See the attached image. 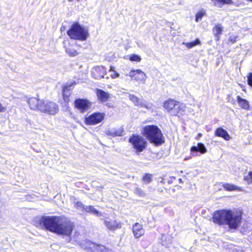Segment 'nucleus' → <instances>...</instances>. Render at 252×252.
<instances>
[{
  "label": "nucleus",
  "mask_w": 252,
  "mask_h": 252,
  "mask_svg": "<svg viewBox=\"0 0 252 252\" xmlns=\"http://www.w3.org/2000/svg\"><path fill=\"white\" fill-rule=\"evenodd\" d=\"M213 221L219 225H227L230 228H237L241 224L242 212L240 211L222 209L215 211Z\"/></svg>",
  "instance_id": "1"
},
{
  "label": "nucleus",
  "mask_w": 252,
  "mask_h": 252,
  "mask_svg": "<svg viewBox=\"0 0 252 252\" xmlns=\"http://www.w3.org/2000/svg\"><path fill=\"white\" fill-rule=\"evenodd\" d=\"M142 134L147 139L155 146L161 145L164 142V138L161 131L154 125L145 126L142 129Z\"/></svg>",
  "instance_id": "2"
},
{
  "label": "nucleus",
  "mask_w": 252,
  "mask_h": 252,
  "mask_svg": "<svg viewBox=\"0 0 252 252\" xmlns=\"http://www.w3.org/2000/svg\"><path fill=\"white\" fill-rule=\"evenodd\" d=\"M67 35L74 40L84 41L89 36L87 28L81 26L78 23H74L67 32Z\"/></svg>",
  "instance_id": "3"
},
{
  "label": "nucleus",
  "mask_w": 252,
  "mask_h": 252,
  "mask_svg": "<svg viewBox=\"0 0 252 252\" xmlns=\"http://www.w3.org/2000/svg\"><path fill=\"white\" fill-rule=\"evenodd\" d=\"M61 218L58 216H43L39 220V225L44 229L55 233Z\"/></svg>",
  "instance_id": "4"
},
{
  "label": "nucleus",
  "mask_w": 252,
  "mask_h": 252,
  "mask_svg": "<svg viewBox=\"0 0 252 252\" xmlns=\"http://www.w3.org/2000/svg\"><path fill=\"white\" fill-rule=\"evenodd\" d=\"M73 228V224L72 222L65 218L61 217L55 233L69 236L72 233Z\"/></svg>",
  "instance_id": "5"
},
{
  "label": "nucleus",
  "mask_w": 252,
  "mask_h": 252,
  "mask_svg": "<svg viewBox=\"0 0 252 252\" xmlns=\"http://www.w3.org/2000/svg\"><path fill=\"white\" fill-rule=\"evenodd\" d=\"M129 142L137 154L143 152L146 148L147 145V141L138 135H133L130 137Z\"/></svg>",
  "instance_id": "6"
},
{
  "label": "nucleus",
  "mask_w": 252,
  "mask_h": 252,
  "mask_svg": "<svg viewBox=\"0 0 252 252\" xmlns=\"http://www.w3.org/2000/svg\"><path fill=\"white\" fill-rule=\"evenodd\" d=\"M126 76H129L131 80L135 81L142 84H145L147 79V75L141 69H131L126 74Z\"/></svg>",
  "instance_id": "7"
},
{
  "label": "nucleus",
  "mask_w": 252,
  "mask_h": 252,
  "mask_svg": "<svg viewBox=\"0 0 252 252\" xmlns=\"http://www.w3.org/2000/svg\"><path fill=\"white\" fill-rule=\"evenodd\" d=\"M39 111L50 115H55L59 111L58 106L53 102L43 101L39 107Z\"/></svg>",
  "instance_id": "8"
},
{
  "label": "nucleus",
  "mask_w": 252,
  "mask_h": 252,
  "mask_svg": "<svg viewBox=\"0 0 252 252\" xmlns=\"http://www.w3.org/2000/svg\"><path fill=\"white\" fill-rule=\"evenodd\" d=\"M92 106V103L85 99H77L74 101V106L80 112L87 111Z\"/></svg>",
  "instance_id": "9"
},
{
  "label": "nucleus",
  "mask_w": 252,
  "mask_h": 252,
  "mask_svg": "<svg viewBox=\"0 0 252 252\" xmlns=\"http://www.w3.org/2000/svg\"><path fill=\"white\" fill-rule=\"evenodd\" d=\"M104 118V113H95L86 118L85 123L89 125H94L101 122Z\"/></svg>",
  "instance_id": "10"
},
{
  "label": "nucleus",
  "mask_w": 252,
  "mask_h": 252,
  "mask_svg": "<svg viewBox=\"0 0 252 252\" xmlns=\"http://www.w3.org/2000/svg\"><path fill=\"white\" fill-rule=\"evenodd\" d=\"M129 99L134 104L135 106L141 108H145L148 110L152 109V105L147 103L143 99L137 98L135 95L130 94Z\"/></svg>",
  "instance_id": "11"
},
{
  "label": "nucleus",
  "mask_w": 252,
  "mask_h": 252,
  "mask_svg": "<svg viewBox=\"0 0 252 252\" xmlns=\"http://www.w3.org/2000/svg\"><path fill=\"white\" fill-rule=\"evenodd\" d=\"M88 245L90 246L88 251L93 252H112L111 251L106 248L103 245H96L94 243L88 242Z\"/></svg>",
  "instance_id": "12"
},
{
  "label": "nucleus",
  "mask_w": 252,
  "mask_h": 252,
  "mask_svg": "<svg viewBox=\"0 0 252 252\" xmlns=\"http://www.w3.org/2000/svg\"><path fill=\"white\" fill-rule=\"evenodd\" d=\"M93 77L96 79L103 78L106 74V71L102 66H96L92 72Z\"/></svg>",
  "instance_id": "13"
},
{
  "label": "nucleus",
  "mask_w": 252,
  "mask_h": 252,
  "mask_svg": "<svg viewBox=\"0 0 252 252\" xmlns=\"http://www.w3.org/2000/svg\"><path fill=\"white\" fill-rule=\"evenodd\" d=\"M95 94L97 99L101 102H105L110 98V94L107 92L99 89L95 90Z\"/></svg>",
  "instance_id": "14"
},
{
  "label": "nucleus",
  "mask_w": 252,
  "mask_h": 252,
  "mask_svg": "<svg viewBox=\"0 0 252 252\" xmlns=\"http://www.w3.org/2000/svg\"><path fill=\"white\" fill-rule=\"evenodd\" d=\"M43 100H39L36 97L29 98L28 103L31 109L33 110H39L40 106L42 105Z\"/></svg>",
  "instance_id": "15"
},
{
  "label": "nucleus",
  "mask_w": 252,
  "mask_h": 252,
  "mask_svg": "<svg viewBox=\"0 0 252 252\" xmlns=\"http://www.w3.org/2000/svg\"><path fill=\"white\" fill-rule=\"evenodd\" d=\"M186 106L177 102L172 113L173 116H182L185 114Z\"/></svg>",
  "instance_id": "16"
},
{
  "label": "nucleus",
  "mask_w": 252,
  "mask_h": 252,
  "mask_svg": "<svg viewBox=\"0 0 252 252\" xmlns=\"http://www.w3.org/2000/svg\"><path fill=\"white\" fill-rule=\"evenodd\" d=\"M177 101L169 99L164 102L163 107L169 112L172 115L174 108L176 106Z\"/></svg>",
  "instance_id": "17"
},
{
  "label": "nucleus",
  "mask_w": 252,
  "mask_h": 252,
  "mask_svg": "<svg viewBox=\"0 0 252 252\" xmlns=\"http://www.w3.org/2000/svg\"><path fill=\"white\" fill-rule=\"evenodd\" d=\"M133 232L134 236L138 238L144 234V230L142 224L139 223H135L133 226Z\"/></svg>",
  "instance_id": "18"
},
{
  "label": "nucleus",
  "mask_w": 252,
  "mask_h": 252,
  "mask_svg": "<svg viewBox=\"0 0 252 252\" xmlns=\"http://www.w3.org/2000/svg\"><path fill=\"white\" fill-rule=\"evenodd\" d=\"M215 134L216 136L222 137L227 141L229 140L231 138L228 133L221 127L218 128L215 131Z\"/></svg>",
  "instance_id": "19"
},
{
  "label": "nucleus",
  "mask_w": 252,
  "mask_h": 252,
  "mask_svg": "<svg viewBox=\"0 0 252 252\" xmlns=\"http://www.w3.org/2000/svg\"><path fill=\"white\" fill-rule=\"evenodd\" d=\"M107 135L111 136H120L123 133V129L122 128H109L105 131Z\"/></svg>",
  "instance_id": "20"
},
{
  "label": "nucleus",
  "mask_w": 252,
  "mask_h": 252,
  "mask_svg": "<svg viewBox=\"0 0 252 252\" xmlns=\"http://www.w3.org/2000/svg\"><path fill=\"white\" fill-rule=\"evenodd\" d=\"M222 187L225 190L227 191H235L237 190L239 191H243L244 189L239 187L235 186L233 184H228V183H224L222 185Z\"/></svg>",
  "instance_id": "21"
},
{
  "label": "nucleus",
  "mask_w": 252,
  "mask_h": 252,
  "mask_svg": "<svg viewBox=\"0 0 252 252\" xmlns=\"http://www.w3.org/2000/svg\"><path fill=\"white\" fill-rule=\"evenodd\" d=\"M237 100L239 106L242 109L245 110H249L250 108V104L249 101L245 99L241 98L239 96H237Z\"/></svg>",
  "instance_id": "22"
},
{
  "label": "nucleus",
  "mask_w": 252,
  "mask_h": 252,
  "mask_svg": "<svg viewBox=\"0 0 252 252\" xmlns=\"http://www.w3.org/2000/svg\"><path fill=\"white\" fill-rule=\"evenodd\" d=\"M190 151L191 153L198 151L201 154H204L206 153L207 150L204 144L198 143L197 146H192L191 148Z\"/></svg>",
  "instance_id": "23"
},
{
  "label": "nucleus",
  "mask_w": 252,
  "mask_h": 252,
  "mask_svg": "<svg viewBox=\"0 0 252 252\" xmlns=\"http://www.w3.org/2000/svg\"><path fill=\"white\" fill-rule=\"evenodd\" d=\"M104 223L107 228L110 230H114L120 227V223L115 220H105Z\"/></svg>",
  "instance_id": "24"
},
{
  "label": "nucleus",
  "mask_w": 252,
  "mask_h": 252,
  "mask_svg": "<svg viewBox=\"0 0 252 252\" xmlns=\"http://www.w3.org/2000/svg\"><path fill=\"white\" fill-rule=\"evenodd\" d=\"M223 30V27L221 25L218 24L216 25L213 29V32L217 38V40L220 39V35L221 34Z\"/></svg>",
  "instance_id": "25"
},
{
  "label": "nucleus",
  "mask_w": 252,
  "mask_h": 252,
  "mask_svg": "<svg viewBox=\"0 0 252 252\" xmlns=\"http://www.w3.org/2000/svg\"><path fill=\"white\" fill-rule=\"evenodd\" d=\"M84 210L87 212H90L94 215H95L97 216L101 215L100 213L95 209L93 206H85Z\"/></svg>",
  "instance_id": "26"
},
{
  "label": "nucleus",
  "mask_w": 252,
  "mask_h": 252,
  "mask_svg": "<svg viewBox=\"0 0 252 252\" xmlns=\"http://www.w3.org/2000/svg\"><path fill=\"white\" fill-rule=\"evenodd\" d=\"M200 41L199 39H196L195 40L190 42H183V44H184L188 48L190 49L200 44Z\"/></svg>",
  "instance_id": "27"
},
{
  "label": "nucleus",
  "mask_w": 252,
  "mask_h": 252,
  "mask_svg": "<svg viewBox=\"0 0 252 252\" xmlns=\"http://www.w3.org/2000/svg\"><path fill=\"white\" fill-rule=\"evenodd\" d=\"M65 52L70 57H74L78 55L77 51L71 47H66Z\"/></svg>",
  "instance_id": "28"
},
{
  "label": "nucleus",
  "mask_w": 252,
  "mask_h": 252,
  "mask_svg": "<svg viewBox=\"0 0 252 252\" xmlns=\"http://www.w3.org/2000/svg\"><path fill=\"white\" fill-rule=\"evenodd\" d=\"M110 72H111L110 76L112 79H115L120 77V74L115 70V67L113 66H111L109 70Z\"/></svg>",
  "instance_id": "29"
},
{
  "label": "nucleus",
  "mask_w": 252,
  "mask_h": 252,
  "mask_svg": "<svg viewBox=\"0 0 252 252\" xmlns=\"http://www.w3.org/2000/svg\"><path fill=\"white\" fill-rule=\"evenodd\" d=\"M206 15V11L204 9L199 10L195 15V21L198 22L202 17Z\"/></svg>",
  "instance_id": "30"
},
{
  "label": "nucleus",
  "mask_w": 252,
  "mask_h": 252,
  "mask_svg": "<svg viewBox=\"0 0 252 252\" xmlns=\"http://www.w3.org/2000/svg\"><path fill=\"white\" fill-rule=\"evenodd\" d=\"M129 60L132 62H140L141 60V58L137 55H131L129 56Z\"/></svg>",
  "instance_id": "31"
},
{
  "label": "nucleus",
  "mask_w": 252,
  "mask_h": 252,
  "mask_svg": "<svg viewBox=\"0 0 252 252\" xmlns=\"http://www.w3.org/2000/svg\"><path fill=\"white\" fill-rule=\"evenodd\" d=\"M244 180L247 181L248 184L252 183V171L250 172L249 174L244 177Z\"/></svg>",
  "instance_id": "32"
},
{
  "label": "nucleus",
  "mask_w": 252,
  "mask_h": 252,
  "mask_svg": "<svg viewBox=\"0 0 252 252\" xmlns=\"http://www.w3.org/2000/svg\"><path fill=\"white\" fill-rule=\"evenodd\" d=\"M75 207L77 209L80 210L81 211L84 210L85 206L83 205L82 202H77L75 203Z\"/></svg>",
  "instance_id": "33"
},
{
  "label": "nucleus",
  "mask_w": 252,
  "mask_h": 252,
  "mask_svg": "<svg viewBox=\"0 0 252 252\" xmlns=\"http://www.w3.org/2000/svg\"><path fill=\"white\" fill-rule=\"evenodd\" d=\"M143 180L145 182L149 183L152 180V175L149 174H145L143 177Z\"/></svg>",
  "instance_id": "34"
},
{
  "label": "nucleus",
  "mask_w": 252,
  "mask_h": 252,
  "mask_svg": "<svg viewBox=\"0 0 252 252\" xmlns=\"http://www.w3.org/2000/svg\"><path fill=\"white\" fill-rule=\"evenodd\" d=\"M214 4L219 7H221L223 6L222 0H212Z\"/></svg>",
  "instance_id": "35"
},
{
  "label": "nucleus",
  "mask_w": 252,
  "mask_h": 252,
  "mask_svg": "<svg viewBox=\"0 0 252 252\" xmlns=\"http://www.w3.org/2000/svg\"><path fill=\"white\" fill-rule=\"evenodd\" d=\"M248 84L252 87V73H249L247 76Z\"/></svg>",
  "instance_id": "36"
},
{
  "label": "nucleus",
  "mask_w": 252,
  "mask_h": 252,
  "mask_svg": "<svg viewBox=\"0 0 252 252\" xmlns=\"http://www.w3.org/2000/svg\"><path fill=\"white\" fill-rule=\"evenodd\" d=\"M135 192L136 194H138L139 195L142 196L144 195V193L143 191L139 189H136Z\"/></svg>",
  "instance_id": "37"
},
{
  "label": "nucleus",
  "mask_w": 252,
  "mask_h": 252,
  "mask_svg": "<svg viewBox=\"0 0 252 252\" xmlns=\"http://www.w3.org/2000/svg\"><path fill=\"white\" fill-rule=\"evenodd\" d=\"M223 5L225 4H231L232 3V0H222Z\"/></svg>",
  "instance_id": "38"
},
{
  "label": "nucleus",
  "mask_w": 252,
  "mask_h": 252,
  "mask_svg": "<svg viewBox=\"0 0 252 252\" xmlns=\"http://www.w3.org/2000/svg\"><path fill=\"white\" fill-rule=\"evenodd\" d=\"M6 110V107H3L1 104L0 103V112H4L5 111V110Z\"/></svg>",
  "instance_id": "39"
},
{
  "label": "nucleus",
  "mask_w": 252,
  "mask_h": 252,
  "mask_svg": "<svg viewBox=\"0 0 252 252\" xmlns=\"http://www.w3.org/2000/svg\"><path fill=\"white\" fill-rule=\"evenodd\" d=\"M236 36H230V40L232 42H235L236 41Z\"/></svg>",
  "instance_id": "40"
},
{
  "label": "nucleus",
  "mask_w": 252,
  "mask_h": 252,
  "mask_svg": "<svg viewBox=\"0 0 252 252\" xmlns=\"http://www.w3.org/2000/svg\"><path fill=\"white\" fill-rule=\"evenodd\" d=\"M201 136H202V134H201V133H199V134H198V138L199 137H201Z\"/></svg>",
  "instance_id": "41"
},
{
  "label": "nucleus",
  "mask_w": 252,
  "mask_h": 252,
  "mask_svg": "<svg viewBox=\"0 0 252 252\" xmlns=\"http://www.w3.org/2000/svg\"><path fill=\"white\" fill-rule=\"evenodd\" d=\"M179 180V182H180V183H182V179H180Z\"/></svg>",
  "instance_id": "42"
},
{
  "label": "nucleus",
  "mask_w": 252,
  "mask_h": 252,
  "mask_svg": "<svg viewBox=\"0 0 252 252\" xmlns=\"http://www.w3.org/2000/svg\"><path fill=\"white\" fill-rule=\"evenodd\" d=\"M247 1H251V2H252V0H246Z\"/></svg>",
  "instance_id": "43"
},
{
  "label": "nucleus",
  "mask_w": 252,
  "mask_h": 252,
  "mask_svg": "<svg viewBox=\"0 0 252 252\" xmlns=\"http://www.w3.org/2000/svg\"><path fill=\"white\" fill-rule=\"evenodd\" d=\"M68 0V1H73V0Z\"/></svg>",
  "instance_id": "44"
},
{
  "label": "nucleus",
  "mask_w": 252,
  "mask_h": 252,
  "mask_svg": "<svg viewBox=\"0 0 252 252\" xmlns=\"http://www.w3.org/2000/svg\"><path fill=\"white\" fill-rule=\"evenodd\" d=\"M192 154V156H195L194 154Z\"/></svg>",
  "instance_id": "45"
},
{
  "label": "nucleus",
  "mask_w": 252,
  "mask_h": 252,
  "mask_svg": "<svg viewBox=\"0 0 252 252\" xmlns=\"http://www.w3.org/2000/svg\"><path fill=\"white\" fill-rule=\"evenodd\" d=\"M77 1H79L80 0H77Z\"/></svg>",
  "instance_id": "46"
}]
</instances>
